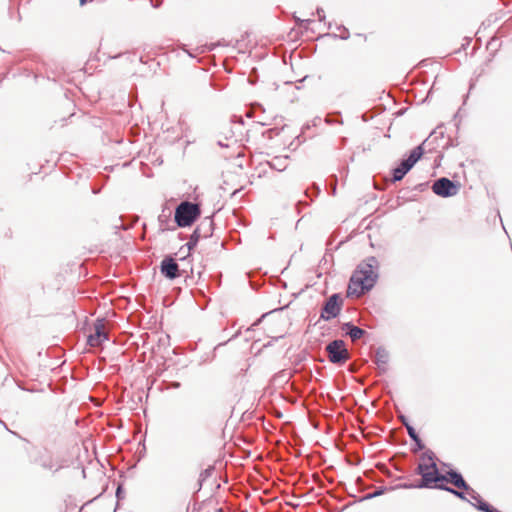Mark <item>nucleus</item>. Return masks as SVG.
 <instances>
[{"instance_id":"obj_28","label":"nucleus","mask_w":512,"mask_h":512,"mask_svg":"<svg viewBox=\"0 0 512 512\" xmlns=\"http://www.w3.org/2000/svg\"><path fill=\"white\" fill-rule=\"evenodd\" d=\"M367 335L366 330L354 325V342L362 339Z\"/></svg>"},{"instance_id":"obj_61","label":"nucleus","mask_w":512,"mask_h":512,"mask_svg":"<svg viewBox=\"0 0 512 512\" xmlns=\"http://www.w3.org/2000/svg\"><path fill=\"white\" fill-rule=\"evenodd\" d=\"M239 334H240V332L238 331V332L233 336V338L238 337V335H239Z\"/></svg>"},{"instance_id":"obj_37","label":"nucleus","mask_w":512,"mask_h":512,"mask_svg":"<svg viewBox=\"0 0 512 512\" xmlns=\"http://www.w3.org/2000/svg\"><path fill=\"white\" fill-rule=\"evenodd\" d=\"M401 423L406 427V425H411L408 418L404 415H400Z\"/></svg>"},{"instance_id":"obj_42","label":"nucleus","mask_w":512,"mask_h":512,"mask_svg":"<svg viewBox=\"0 0 512 512\" xmlns=\"http://www.w3.org/2000/svg\"><path fill=\"white\" fill-rule=\"evenodd\" d=\"M217 145H218V146H220V147H223V148H224V147H225V148L229 147V145H228V144H226L225 142H223L222 140H218V141H217Z\"/></svg>"},{"instance_id":"obj_29","label":"nucleus","mask_w":512,"mask_h":512,"mask_svg":"<svg viewBox=\"0 0 512 512\" xmlns=\"http://www.w3.org/2000/svg\"><path fill=\"white\" fill-rule=\"evenodd\" d=\"M342 332L345 336L352 338V321L346 322L342 325Z\"/></svg>"},{"instance_id":"obj_23","label":"nucleus","mask_w":512,"mask_h":512,"mask_svg":"<svg viewBox=\"0 0 512 512\" xmlns=\"http://www.w3.org/2000/svg\"><path fill=\"white\" fill-rule=\"evenodd\" d=\"M337 183L338 179L336 175H331L327 179V186L326 189L328 190L329 194L335 196L337 191Z\"/></svg>"},{"instance_id":"obj_50","label":"nucleus","mask_w":512,"mask_h":512,"mask_svg":"<svg viewBox=\"0 0 512 512\" xmlns=\"http://www.w3.org/2000/svg\"><path fill=\"white\" fill-rule=\"evenodd\" d=\"M236 157H237V158L244 157L243 152H241V151H240V152H238V153H237V155H236Z\"/></svg>"},{"instance_id":"obj_53","label":"nucleus","mask_w":512,"mask_h":512,"mask_svg":"<svg viewBox=\"0 0 512 512\" xmlns=\"http://www.w3.org/2000/svg\"><path fill=\"white\" fill-rule=\"evenodd\" d=\"M502 29H503V28H500V29L498 30V33H499L501 36H504L505 34H504V32H502Z\"/></svg>"},{"instance_id":"obj_14","label":"nucleus","mask_w":512,"mask_h":512,"mask_svg":"<svg viewBox=\"0 0 512 512\" xmlns=\"http://www.w3.org/2000/svg\"><path fill=\"white\" fill-rule=\"evenodd\" d=\"M390 359V353L384 347L379 346L374 353L373 361L377 365L380 373L387 371V364Z\"/></svg>"},{"instance_id":"obj_51","label":"nucleus","mask_w":512,"mask_h":512,"mask_svg":"<svg viewBox=\"0 0 512 512\" xmlns=\"http://www.w3.org/2000/svg\"><path fill=\"white\" fill-rule=\"evenodd\" d=\"M430 94H431V90H429V92L427 93V96L425 97V99L423 100V102H426V101L428 100V98H429Z\"/></svg>"},{"instance_id":"obj_3","label":"nucleus","mask_w":512,"mask_h":512,"mask_svg":"<svg viewBox=\"0 0 512 512\" xmlns=\"http://www.w3.org/2000/svg\"><path fill=\"white\" fill-rule=\"evenodd\" d=\"M378 279V260L374 256L366 258L354 269V297L371 291Z\"/></svg>"},{"instance_id":"obj_52","label":"nucleus","mask_w":512,"mask_h":512,"mask_svg":"<svg viewBox=\"0 0 512 512\" xmlns=\"http://www.w3.org/2000/svg\"><path fill=\"white\" fill-rule=\"evenodd\" d=\"M351 504H352L351 502H348L347 504H345V505L343 506L342 510H343V509H345V508H347V507H349Z\"/></svg>"},{"instance_id":"obj_25","label":"nucleus","mask_w":512,"mask_h":512,"mask_svg":"<svg viewBox=\"0 0 512 512\" xmlns=\"http://www.w3.org/2000/svg\"><path fill=\"white\" fill-rule=\"evenodd\" d=\"M437 456L435 455V453L430 450V449H426L422 455L420 456V462H424V461H427V462H436L437 463Z\"/></svg>"},{"instance_id":"obj_32","label":"nucleus","mask_w":512,"mask_h":512,"mask_svg":"<svg viewBox=\"0 0 512 512\" xmlns=\"http://www.w3.org/2000/svg\"><path fill=\"white\" fill-rule=\"evenodd\" d=\"M294 18H295V22H296V24H297L298 26H300V27H305V28H306V27H307V25H308L309 23H311V22H312V20H311V19L302 20V19H300V18H298V17H294Z\"/></svg>"},{"instance_id":"obj_22","label":"nucleus","mask_w":512,"mask_h":512,"mask_svg":"<svg viewBox=\"0 0 512 512\" xmlns=\"http://www.w3.org/2000/svg\"><path fill=\"white\" fill-rule=\"evenodd\" d=\"M501 47V42L499 41L498 37H493L489 40L487 43V50L490 51L491 57H494L499 48Z\"/></svg>"},{"instance_id":"obj_19","label":"nucleus","mask_w":512,"mask_h":512,"mask_svg":"<svg viewBox=\"0 0 512 512\" xmlns=\"http://www.w3.org/2000/svg\"><path fill=\"white\" fill-rule=\"evenodd\" d=\"M365 134L370 142L368 143L367 147L360 146V145L357 146V149L361 148L362 152H365L366 150L371 149V142H374L376 139L380 138L381 130L378 127L371 126L367 129Z\"/></svg>"},{"instance_id":"obj_4","label":"nucleus","mask_w":512,"mask_h":512,"mask_svg":"<svg viewBox=\"0 0 512 512\" xmlns=\"http://www.w3.org/2000/svg\"><path fill=\"white\" fill-rule=\"evenodd\" d=\"M200 216L201 208L199 204L182 201L175 209L174 221L177 227L185 228L193 225Z\"/></svg>"},{"instance_id":"obj_9","label":"nucleus","mask_w":512,"mask_h":512,"mask_svg":"<svg viewBox=\"0 0 512 512\" xmlns=\"http://www.w3.org/2000/svg\"><path fill=\"white\" fill-rule=\"evenodd\" d=\"M350 87V76H349V68L345 69L339 68L334 72L331 88L333 93L337 97H341L344 94L349 92Z\"/></svg>"},{"instance_id":"obj_33","label":"nucleus","mask_w":512,"mask_h":512,"mask_svg":"<svg viewBox=\"0 0 512 512\" xmlns=\"http://www.w3.org/2000/svg\"><path fill=\"white\" fill-rule=\"evenodd\" d=\"M116 498L118 501L124 498V489L121 485L116 489Z\"/></svg>"},{"instance_id":"obj_38","label":"nucleus","mask_w":512,"mask_h":512,"mask_svg":"<svg viewBox=\"0 0 512 512\" xmlns=\"http://www.w3.org/2000/svg\"><path fill=\"white\" fill-rule=\"evenodd\" d=\"M428 185V182L426 183H421V184H418L415 189H417L418 191L422 192L424 191V189L426 188V186Z\"/></svg>"},{"instance_id":"obj_43","label":"nucleus","mask_w":512,"mask_h":512,"mask_svg":"<svg viewBox=\"0 0 512 512\" xmlns=\"http://www.w3.org/2000/svg\"><path fill=\"white\" fill-rule=\"evenodd\" d=\"M347 141H348V138H346V137H342V138H340V144H341V146H342V147H344V146L346 145Z\"/></svg>"},{"instance_id":"obj_41","label":"nucleus","mask_w":512,"mask_h":512,"mask_svg":"<svg viewBox=\"0 0 512 512\" xmlns=\"http://www.w3.org/2000/svg\"><path fill=\"white\" fill-rule=\"evenodd\" d=\"M412 483H405V484H402L401 487L403 488H406V489H420L419 487H410Z\"/></svg>"},{"instance_id":"obj_49","label":"nucleus","mask_w":512,"mask_h":512,"mask_svg":"<svg viewBox=\"0 0 512 512\" xmlns=\"http://www.w3.org/2000/svg\"><path fill=\"white\" fill-rule=\"evenodd\" d=\"M88 0H79V3L81 6L85 5L87 3Z\"/></svg>"},{"instance_id":"obj_56","label":"nucleus","mask_w":512,"mask_h":512,"mask_svg":"<svg viewBox=\"0 0 512 512\" xmlns=\"http://www.w3.org/2000/svg\"><path fill=\"white\" fill-rule=\"evenodd\" d=\"M248 80H249L250 83H253L252 81H254V78H251V76H249Z\"/></svg>"},{"instance_id":"obj_44","label":"nucleus","mask_w":512,"mask_h":512,"mask_svg":"<svg viewBox=\"0 0 512 512\" xmlns=\"http://www.w3.org/2000/svg\"><path fill=\"white\" fill-rule=\"evenodd\" d=\"M456 144L453 143V141L451 139H449V143H446L445 145H443V148L444 149H447L449 146H455Z\"/></svg>"},{"instance_id":"obj_39","label":"nucleus","mask_w":512,"mask_h":512,"mask_svg":"<svg viewBox=\"0 0 512 512\" xmlns=\"http://www.w3.org/2000/svg\"><path fill=\"white\" fill-rule=\"evenodd\" d=\"M180 386H181L180 382L174 381L171 383V388H173V389H178V388H180Z\"/></svg>"},{"instance_id":"obj_59","label":"nucleus","mask_w":512,"mask_h":512,"mask_svg":"<svg viewBox=\"0 0 512 512\" xmlns=\"http://www.w3.org/2000/svg\"><path fill=\"white\" fill-rule=\"evenodd\" d=\"M215 512H224V511H223V509L218 508V509H216V511H215Z\"/></svg>"},{"instance_id":"obj_17","label":"nucleus","mask_w":512,"mask_h":512,"mask_svg":"<svg viewBox=\"0 0 512 512\" xmlns=\"http://www.w3.org/2000/svg\"><path fill=\"white\" fill-rule=\"evenodd\" d=\"M41 466L45 469L51 470L53 472H57L60 469H62L65 464L64 461L60 459H53L52 457H48L45 459H42Z\"/></svg>"},{"instance_id":"obj_15","label":"nucleus","mask_w":512,"mask_h":512,"mask_svg":"<svg viewBox=\"0 0 512 512\" xmlns=\"http://www.w3.org/2000/svg\"><path fill=\"white\" fill-rule=\"evenodd\" d=\"M466 502L470 503L473 507H475L478 511L483 512V504H488L487 501H485L481 495L476 492L473 488L466 493Z\"/></svg>"},{"instance_id":"obj_26","label":"nucleus","mask_w":512,"mask_h":512,"mask_svg":"<svg viewBox=\"0 0 512 512\" xmlns=\"http://www.w3.org/2000/svg\"><path fill=\"white\" fill-rule=\"evenodd\" d=\"M336 28L339 31V33L338 34L333 33L334 37H338L342 40H346L350 37V32L345 26L340 25V26H336Z\"/></svg>"},{"instance_id":"obj_31","label":"nucleus","mask_w":512,"mask_h":512,"mask_svg":"<svg viewBox=\"0 0 512 512\" xmlns=\"http://www.w3.org/2000/svg\"><path fill=\"white\" fill-rule=\"evenodd\" d=\"M16 15L17 17V21H21V15H20V12H19V9H14L13 7H9V16L10 18H14V16Z\"/></svg>"},{"instance_id":"obj_16","label":"nucleus","mask_w":512,"mask_h":512,"mask_svg":"<svg viewBox=\"0 0 512 512\" xmlns=\"http://www.w3.org/2000/svg\"><path fill=\"white\" fill-rule=\"evenodd\" d=\"M406 430L410 439L414 442L413 452H419L425 450V444L420 438L419 434L412 425H406Z\"/></svg>"},{"instance_id":"obj_57","label":"nucleus","mask_w":512,"mask_h":512,"mask_svg":"<svg viewBox=\"0 0 512 512\" xmlns=\"http://www.w3.org/2000/svg\"><path fill=\"white\" fill-rule=\"evenodd\" d=\"M248 80H249L250 83H253L252 81H254V78H251V76H249Z\"/></svg>"},{"instance_id":"obj_10","label":"nucleus","mask_w":512,"mask_h":512,"mask_svg":"<svg viewBox=\"0 0 512 512\" xmlns=\"http://www.w3.org/2000/svg\"><path fill=\"white\" fill-rule=\"evenodd\" d=\"M439 483H451L454 485L455 490L462 491L465 495L472 489V487L464 479L461 472L456 469H449L446 473L442 474Z\"/></svg>"},{"instance_id":"obj_34","label":"nucleus","mask_w":512,"mask_h":512,"mask_svg":"<svg viewBox=\"0 0 512 512\" xmlns=\"http://www.w3.org/2000/svg\"><path fill=\"white\" fill-rule=\"evenodd\" d=\"M354 485L356 486V488L358 490H362L364 488V483H363V480L361 479L360 476H358L355 480H354Z\"/></svg>"},{"instance_id":"obj_2","label":"nucleus","mask_w":512,"mask_h":512,"mask_svg":"<svg viewBox=\"0 0 512 512\" xmlns=\"http://www.w3.org/2000/svg\"><path fill=\"white\" fill-rule=\"evenodd\" d=\"M440 127H437L435 130H433L430 135L424 140V142L415 148H413L409 155L406 158H403L400 160L399 164L391 170L392 174V182L396 183L398 181H401L406 174L414 167V165L421 159V157L424 154V145L427 144L430 149H434L438 144H436V141L438 138L443 139L444 138V132L443 131H437Z\"/></svg>"},{"instance_id":"obj_55","label":"nucleus","mask_w":512,"mask_h":512,"mask_svg":"<svg viewBox=\"0 0 512 512\" xmlns=\"http://www.w3.org/2000/svg\"><path fill=\"white\" fill-rule=\"evenodd\" d=\"M357 37H363V39H366V36H363L362 34H356Z\"/></svg>"},{"instance_id":"obj_45","label":"nucleus","mask_w":512,"mask_h":512,"mask_svg":"<svg viewBox=\"0 0 512 512\" xmlns=\"http://www.w3.org/2000/svg\"><path fill=\"white\" fill-rule=\"evenodd\" d=\"M265 316H266V314H262V316L253 324V326L258 325Z\"/></svg>"},{"instance_id":"obj_36","label":"nucleus","mask_w":512,"mask_h":512,"mask_svg":"<svg viewBox=\"0 0 512 512\" xmlns=\"http://www.w3.org/2000/svg\"><path fill=\"white\" fill-rule=\"evenodd\" d=\"M231 121H232L233 123H238V124H240V125H243V124H244V120H243V118H242L241 116H236V115H234V116L232 117V120H231Z\"/></svg>"},{"instance_id":"obj_7","label":"nucleus","mask_w":512,"mask_h":512,"mask_svg":"<svg viewBox=\"0 0 512 512\" xmlns=\"http://www.w3.org/2000/svg\"><path fill=\"white\" fill-rule=\"evenodd\" d=\"M433 193L442 198L455 196L460 190V183L447 177L436 179L431 187Z\"/></svg>"},{"instance_id":"obj_40","label":"nucleus","mask_w":512,"mask_h":512,"mask_svg":"<svg viewBox=\"0 0 512 512\" xmlns=\"http://www.w3.org/2000/svg\"><path fill=\"white\" fill-rule=\"evenodd\" d=\"M369 119H372V116H368V113L362 114V121L367 122Z\"/></svg>"},{"instance_id":"obj_5","label":"nucleus","mask_w":512,"mask_h":512,"mask_svg":"<svg viewBox=\"0 0 512 512\" xmlns=\"http://www.w3.org/2000/svg\"><path fill=\"white\" fill-rule=\"evenodd\" d=\"M343 307V297L340 293H333L323 303L319 320L329 321L339 316Z\"/></svg>"},{"instance_id":"obj_13","label":"nucleus","mask_w":512,"mask_h":512,"mask_svg":"<svg viewBox=\"0 0 512 512\" xmlns=\"http://www.w3.org/2000/svg\"><path fill=\"white\" fill-rule=\"evenodd\" d=\"M159 268H160L161 274L169 280H174V279L182 276V274L179 270L178 263L170 255H167L163 258V260L160 263Z\"/></svg>"},{"instance_id":"obj_58","label":"nucleus","mask_w":512,"mask_h":512,"mask_svg":"<svg viewBox=\"0 0 512 512\" xmlns=\"http://www.w3.org/2000/svg\"><path fill=\"white\" fill-rule=\"evenodd\" d=\"M348 370H349L350 372H352V364H349V366H348Z\"/></svg>"},{"instance_id":"obj_18","label":"nucleus","mask_w":512,"mask_h":512,"mask_svg":"<svg viewBox=\"0 0 512 512\" xmlns=\"http://www.w3.org/2000/svg\"><path fill=\"white\" fill-rule=\"evenodd\" d=\"M289 156H276L267 164L271 169L276 171H284L288 166Z\"/></svg>"},{"instance_id":"obj_46","label":"nucleus","mask_w":512,"mask_h":512,"mask_svg":"<svg viewBox=\"0 0 512 512\" xmlns=\"http://www.w3.org/2000/svg\"><path fill=\"white\" fill-rule=\"evenodd\" d=\"M308 204L303 202V201H298L297 203V207L299 208L300 206H307Z\"/></svg>"},{"instance_id":"obj_21","label":"nucleus","mask_w":512,"mask_h":512,"mask_svg":"<svg viewBox=\"0 0 512 512\" xmlns=\"http://www.w3.org/2000/svg\"><path fill=\"white\" fill-rule=\"evenodd\" d=\"M214 470L215 467L213 465H210L200 473L198 478V490H200L204 482L212 476Z\"/></svg>"},{"instance_id":"obj_24","label":"nucleus","mask_w":512,"mask_h":512,"mask_svg":"<svg viewBox=\"0 0 512 512\" xmlns=\"http://www.w3.org/2000/svg\"><path fill=\"white\" fill-rule=\"evenodd\" d=\"M326 123L333 125V124H343L342 115L340 112H332L327 114L326 116Z\"/></svg>"},{"instance_id":"obj_54","label":"nucleus","mask_w":512,"mask_h":512,"mask_svg":"<svg viewBox=\"0 0 512 512\" xmlns=\"http://www.w3.org/2000/svg\"><path fill=\"white\" fill-rule=\"evenodd\" d=\"M229 133H230V137H232L233 132L230 130V131H229ZM228 138H229V136H228V135H226V136H225V139H228Z\"/></svg>"},{"instance_id":"obj_1","label":"nucleus","mask_w":512,"mask_h":512,"mask_svg":"<svg viewBox=\"0 0 512 512\" xmlns=\"http://www.w3.org/2000/svg\"><path fill=\"white\" fill-rule=\"evenodd\" d=\"M415 473L421 476V479L410 487H419L425 489H439L451 493L461 500H467L462 491H457L447 484L439 483L442 473H440L436 462H419Z\"/></svg>"},{"instance_id":"obj_6","label":"nucleus","mask_w":512,"mask_h":512,"mask_svg":"<svg viewBox=\"0 0 512 512\" xmlns=\"http://www.w3.org/2000/svg\"><path fill=\"white\" fill-rule=\"evenodd\" d=\"M328 360L335 365H343L349 358V351L342 339L331 341L325 348Z\"/></svg>"},{"instance_id":"obj_35","label":"nucleus","mask_w":512,"mask_h":512,"mask_svg":"<svg viewBox=\"0 0 512 512\" xmlns=\"http://www.w3.org/2000/svg\"><path fill=\"white\" fill-rule=\"evenodd\" d=\"M316 14L318 16V20L319 21H323L325 20V13H324V10L321 8V7H318L317 10H316Z\"/></svg>"},{"instance_id":"obj_8","label":"nucleus","mask_w":512,"mask_h":512,"mask_svg":"<svg viewBox=\"0 0 512 512\" xmlns=\"http://www.w3.org/2000/svg\"><path fill=\"white\" fill-rule=\"evenodd\" d=\"M213 226L214 222L212 218H204L190 235L189 241L186 243L188 250H193L201 238L211 237L213 234Z\"/></svg>"},{"instance_id":"obj_11","label":"nucleus","mask_w":512,"mask_h":512,"mask_svg":"<svg viewBox=\"0 0 512 512\" xmlns=\"http://www.w3.org/2000/svg\"><path fill=\"white\" fill-rule=\"evenodd\" d=\"M104 324L105 319L104 318H97L93 324L94 326V332L88 335L87 337V344L90 347H99L101 346L105 341L109 340V335L104 330Z\"/></svg>"},{"instance_id":"obj_48","label":"nucleus","mask_w":512,"mask_h":512,"mask_svg":"<svg viewBox=\"0 0 512 512\" xmlns=\"http://www.w3.org/2000/svg\"><path fill=\"white\" fill-rule=\"evenodd\" d=\"M163 217H165V216L164 215L159 216V221L161 223V227H163ZM162 229L164 230L165 228H162Z\"/></svg>"},{"instance_id":"obj_60","label":"nucleus","mask_w":512,"mask_h":512,"mask_svg":"<svg viewBox=\"0 0 512 512\" xmlns=\"http://www.w3.org/2000/svg\"><path fill=\"white\" fill-rule=\"evenodd\" d=\"M348 173H349V169H348V167H347V168H346V175H345V177H347V176H348Z\"/></svg>"},{"instance_id":"obj_12","label":"nucleus","mask_w":512,"mask_h":512,"mask_svg":"<svg viewBox=\"0 0 512 512\" xmlns=\"http://www.w3.org/2000/svg\"><path fill=\"white\" fill-rule=\"evenodd\" d=\"M338 237H341V239L335 246V250H337L341 245L348 242L352 238V231H349V222L347 219L344 220L342 224L332 233L331 237L327 242L326 253L332 250V248H330L332 241H334Z\"/></svg>"},{"instance_id":"obj_27","label":"nucleus","mask_w":512,"mask_h":512,"mask_svg":"<svg viewBox=\"0 0 512 512\" xmlns=\"http://www.w3.org/2000/svg\"><path fill=\"white\" fill-rule=\"evenodd\" d=\"M320 187L319 185H317L316 183H313L310 187H308L306 190H305V194L307 197H316L319 195L320 193Z\"/></svg>"},{"instance_id":"obj_30","label":"nucleus","mask_w":512,"mask_h":512,"mask_svg":"<svg viewBox=\"0 0 512 512\" xmlns=\"http://www.w3.org/2000/svg\"><path fill=\"white\" fill-rule=\"evenodd\" d=\"M352 292H353V289H352V276H350L348 281H347L346 297L347 298H351L352 297Z\"/></svg>"},{"instance_id":"obj_47","label":"nucleus","mask_w":512,"mask_h":512,"mask_svg":"<svg viewBox=\"0 0 512 512\" xmlns=\"http://www.w3.org/2000/svg\"><path fill=\"white\" fill-rule=\"evenodd\" d=\"M353 463H354V466L357 465L359 463L358 459H357V456H356V453L354 452V460H353Z\"/></svg>"},{"instance_id":"obj_20","label":"nucleus","mask_w":512,"mask_h":512,"mask_svg":"<svg viewBox=\"0 0 512 512\" xmlns=\"http://www.w3.org/2000/svg\"><path fill=\"white\" fill-rule=\"evenodd\" d=\"M387 490L386 487H378L376 488L374 491L370 492V493H367L366 495H363V496H357L354 494V504L356 502H362L364 500H368V499H372L374 497H377V496H380L382 495L385 491Z\"/></svg>"}]
</instances>
